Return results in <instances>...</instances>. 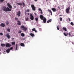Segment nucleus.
I'll list each match as a JSON object with an SVG mask.
<instances>
[{"mask_svg":"<svg viewBox=\"0 0 74 74\" xmlns=\"http://www.w3.org/2000/svg\"><path fill=\"white\" fill-rule=\"evenodd\" d=\"M30 18L32 21L34 20V17L33 16L32 14H30Z\"/></svg>","mask_w":74,"mask_h":74,"instance_id":"nucleus-5","label":"nucleus"},{"mask_svg":"<svg viewBox=\"0 0 74 74\" xmlns=\"http://www.w3.org/2000/svg\"><path fill=\"white\" fill-rule=\"evenodd\" d=\"M38 10L40 11H42V10H41V9L40 8L38 9Z\"/></svg>","mask_w":74,"mask_h":74,"instance_id":"nucleus-40","label":"nucleus"},{"mask_svg":"<svg viewBox=\"0 0 74 74\" xmlns=\"http://www.w3.org/2000/svg\"><path fill=\"white\" fill-rule=\"evenodd\" d=\"M20 45L22 47H25V44L23 43H21Z\"/></svg>","mask_w":74,"mask_h":74,"instance_id":"nucleus-16","label":"nucleus"},{"mask_svg":"<svg viewBox=\"0 0 74 74\" xmlns=\"http://www.w3.org/2000/svg\"><path fill=\"white\" fill-rule=\"evenodd\" d=\"M2 10L5 12H10L11 11V9L9 8L8 7H7V8L5 6L3 7L2 8Z\"/></svg>","mask_w":74,"mask_h":74,"instance_id":"nucleus-1","label":"nucleus"},{"mask_svg":"<svg viewBox=\"0 0 74 74\" xmlns=\"http://www.w3.org/2000/svg\"><path fill=\"white\" fill-rule=\"evenodd\" d=\"M15 20H18V18H17V17H15Z\"/></svg>","mask_w":74,"mask_h":74,"instance_id":"nucleus-36","label":"nucleus"},{"mask_svg":"<svg viewBox=\"0 0 74 74\" xmlns=\"http://www.w3.org/2000/svg\"><path fill=\"white\" fill-rule=\"evenodd\" d=\"M35 15H37V14H36V13H35Z\"/></svg>","mask_w":74,"mask_h":74,"instance_id":"nucleus-52","label":"nucleus"},{"mask_svg":"<svg viewBox=\"0 0 74 74\" xmlns=\"http://www.w3.org/2000/svg\"><path fill=\"white\" fill-rule=\"evenodd\" d=\"M17 22H18L17 23V25H21V22L20 21H19L18 20L17 21Z\"/></svg>","mask_w":74,"mask_h":74,"instance_id":"nucleus-11","label":"nucleus"},{"mask_svg":"<svg viewBox=\"0 0 74 74\" xmlns=\"http://www.w3.org/2000/svg\"><path fill=\"white\" fill-rule=\"evenodd\" d=\"M62 18L61 17H60V21H62Z\"/></svg>","mask_w":74,"mask_h":74,"instance_id":"nucleus-34","label":"nucleus"},{"mask_svg":"<svg viewBox=\"0 0 74 74\" xmlns=\"http://www.w3.org/2000/svg\"><path fill=\"white\" fill-rule=\"evenodd\" d=\"M11 46V44H10L9 43H7L6 46V47H7L8 48V47H10Z\"/></svg>","mask_w":74,"mask_h":74,"instance_id":"nucleus-10","label":"nucleus"},{"mask_svg":"<svg viewBox=\"0 0 74 74\" xmlns=\"http://www.w3.org/2000/svg\"><path fill=\"white\" fill-rule=\"evenodd\" d=\"M5 37H7L8 39H9L11 38V36L9 35V33H7L5 34Z\"/></svg>","mask_w":74,"mask_h":74,"instance_id":"nucleus-7","label":"nucleus"},{"mask_svg":"<svg viewBox=\"0 0 74 74\" xmlns=\"http://www.w3.org/2000/svg\"><path fill=\"white\" fill-rule=\"evenodd\" d=\"M35 2H36L37 1V0H34Z\"/></svg>","mask_w":74,"mask_h":74,"instance_id":"nucleus-50","label":"nucleus"},{"mask_svg":"<svg viewBox=\"0 0 74 74\" xmlns=\"http://www.w3.org/2000/svg\"><path fill=\"white\" fill-rule=\"evenodd\" d=\"M51 10H53V12H56L57 11V10L56 9H55L54 8H51Z\"/></svg>","mask_w":74,"mask_h":74,"instance_id":"nucleus-13","label":"nucleus"},{"mask_svg":"<svg viewBox=\"0 0 74 74\" xmlns=\"http://www.w3.org/2000/svg\"><path fill=\"white\" fill-rule=\"evenodd\" d=\"M22 32V31L21 30H20L19 31H18V33L19 34H21Z\"/></svg>","mask_w":74,"mask_h":74,"instance_id":"nucleus-31","label":"nucleus"},{"mask_svg":"<svg viewBox=\"0 0 74 74\" xmlns=\"http://www.w3.org/2000/svg\"><path fill=\"white\" fill-rule=\"evenodd\" d=\"M60 16H62V15H60Z\"/></svg>","mask_w":74,"mask_h":74,"instance_id":"nucleus-56","label":"nucleus"},{"mask_svg":"<svg viewBox=\"0 0 74 74\" xmlns=\"http://www.w3.org/2000/svg\"><path fill=\"white\" fill-rule=\"evenodd\" d=\"M41 14H42V10H41Z\"/></svg>","mask_w":74,"mask_h":74,"instance_id":"nucleus-46","label":"nucleus"},{"mask_svg":"<svg viewBox=\"0 0 74 74\" xmlns=\"http://www.w3.org/2000/svg\"><path fill=\"white\" fill-rule=\"evenodd\" d=\"M58 8L59 9H60V7L59 6H58Z\"/></svg>","mask_w":74,"mask_h":74,"instance_id":"nucleus-47","label":"nucleus"},{"mask_svg":"<svg viewBox=\"0 0 74 74\" xmlns=\"http://www.w3.org/2000/svg\"><path fill=\"white\" fill-rule=\"evenodd\" d=\"M63 34H64V35H65V36H67V34H65L64 33H63Z\"/></svg>","mask_w":74,"mask_h":74,"instance_id":"nucleus-32","label":"nucleus"},{"mask_svg":"<svg viewBox=\"0 0 74 74\" xmlns=\"http://www.w3.org/2000/svg\"><path fill=\"white\" fill-rule=\"evenodd\" d=\"M0 35H3V34L2 33H0Z\"/></svg>","mask_w":74,"mask_h":74,"instance_id":"nucleus-39","label":"nucleus"},{"mask_svg":"<svg viewBox=\"0 0 74 74\" xmlns=\"http://www.w3.org/2000/svg\"><path fill=\"white\" fill-rule=\"evenodd\" d=\"M51 19L49 20L48 21H47V23H49V22H51Z\"/></svg>","mask_w":74,"mask_h":74,"instance_id":"nucleus-22","label":"nucleus"},{"mask_svg":"<svg viewBox=\"0 0 74 74\" xmlns=\"http://www.w3.org/2000/svg\"><path fill=\"white\" fill-rule=\"evenodd\" d=\"M57 29H58V30L60 29L59 28L58 26H57Z\"/></svg>","mask_w":74,"mask_h":74,"instance_id":"nucleus-38","label":"nucleus"},{"mask_svg":"<svg viewBox=\"0 0 74 74\" xmlns=\"http://www.w3.org/2000/svg\"><path fill=\"white\" fill-rule=\"evenodd\" d=\"M21 36L24 37L25 36V34H24V33H21Z\"/></svg>","mask_w":74,"mask_h":74,"instance_id":"nucleus-21","label":"nucleus"},{"mask_svg":"<svg viewBox=\"0 0 74 74\" xmlns=\"http://www.w3.org/2000/svg\"><path fill=\"white\" fill-rule=\"evenodd\" d=\"M62 29L65 31H67V29L65 27H63Z\"/></svg>","mask_w":74,"mask_h":74,"instance_id":"nucleus-18","label":"nucleus"},{"mask_svg":"<svg viewBox=\"0 0 74 74\" xmlns=\"http://www.w3.org/2000/svg\"><path fill=\"white\" fill-rule=\"evenodd\" d=\"M9 24V22L8 21H7L6 22V25H8Z\"/></svg>","mask_w":74,"mask_h":74,"instance_id":"nucleus-35","label":"nucleus"},{"mask_svg":"<svg viewBox=\"0 0 74 74\" xmlns=\"http://www.w3.org/2000/svg\"><path fill=\"white\" fill-rule=\"evenodd\" d=\"M34 31H35V32H37V31H36V30H35Z\"/></svg>","mask_w":74,"mask_h":74,"instance_id":"nucleus-49","label":"nucleus"},{"mask_svg":"<svg viewBox=\"0 0 74 74\" xmlns=\"http://www.w3.org/2000/svg\"><path fill=\"white\" fill-rule=\"evenodd\" d=\"M36 30V29L35 28H33L32 29V31H35Z\"/></svg>","mask_w":74,"mask_h":74,"instance_id":"nucleus-33","label":"nucleus"},{"mask_svg":"<svg viewBox=\"0 0 74 74\" xmlns=\"http://www.w3.org/2000/svg\"><path fill=\"white\" fill-rule=\"evenodd\" d=\"M29 19V18L28 17H27L25 19V21H28V20Z\"/></svg>","mask_w":74,"mask_h":74,"instance_id":"nucleus-28","label":"nucleus"},{"mask_svg":"<svg viewBox=\"0 0 74 74\" xmlns=\"http://www.w3.org/2000/svg\"><path fill=\"white\" fill-rule=\"evenodd\" d=\"M27 12H29V9H28L27 10Z\"/></svg>","mask_w":74,"mask_h":74,"instance_id":"nucleus-45","label":"nucleus"},{"mask_svg":"<svg viewBox=\"0 0 74 74\" xmlns=\"http://www.w3.org/2000/svg\"><path fill=\"white\" fill-rule=\"evenodd\" d=\"M27 12V10H25V15H26V13H27L26 12Z\"/></svg>","mask_w":74,"mask_h":74,"instance_id":"nucleus-30","label":"nucleus"},{"mask_svg":"<svg viewBox=\"0 0 74 74\" xmlns=\"http://www.w3.org/2000/svg\"><path fill=\"white\" fill-rule=\"evenodd\" d=\"M66 35H69V34L68 33H67Z\"/></svg>","mask_w":74,"mask_h":74,"instance_id":"nucleus-51","label":"nucleus"},{"mask_svg":"<svg viewBox=\"0 0 74 74\" xmlns=\"http://www.w3.org/2000/svg\"><path fill=\"white\" fill-rule=\"evenodd\" d=\"M4 1V0H0L1 1V2H3Z\"/></svg>","mask_w":74,"mask_h":74,"instance_id":"nucleus-44","label":"nucleus"},{"mask_svg":"<svg viewBox=\"0 0 74 74\" xmlns=\"http://www.w3.org/2000/svg\"><path fill=\"white\" fill-rule=\"evenodd\" d=\"M1 45L2 47L5 46V45L4 44H1Z\"/></svg>","mask_w":74,"mask_h":74,"instance_id":"nucleus-23","label":"nucleus"},{"mask_svg":"<svg viewBox=\"0 0 74 74\" xmlns=\"http://www.w3.org/2000/svg\"><path fill=\"white\" fill-rule=\"evenodd\" d=\"M17 15L18 16H20L21 15V12L20 10H19L18 12H17Z\"/></svg>","mask_w":74,"mask_h":74,"instance_id":"nucleus-9","label":"nucleus"},{"mask_svg":"<svg viewBox=\"0 0 74 74\" xmlns=\"http://www.w3.org/2000/svg\"><path fill=\"white\" fill-rule=\"evenodd\" d=\"M23 5H24V6H25V3L23 2Z\"/></svg>","mask_w":74,"mask_h":74,"instance_id":"nucleus-41","label":"nucleus"},{"mask_svg":"<svg viewBox=\"0 0 74 74\" xmlns=\"http://www.w3.org/2000/svg\"><path fill=\"white\" fill-rule=\"evenodd\" d=\"M70 10V7H69L68 8L66 9V12L67 14H68Z\"/></svg>","mask_w":74,"mask_h":74,"instance_id":"nucleus-3","label":"nucleus"},{"mask_svg":"<svg viewBox=\"0 0 74 74\" xmlns=\"http://www.w3.org/2000/svg\"><path fill=\"white\" fill-rule=\"evenodd\" d=\"M69 37H70V36H71V33H69Z\"/></svg>","mask_w":74,"mask_h":74,"instance_id":"nucleus-42","label":"nucleus"},{"mask_svg":"<svg viewBox=\"0 0 74 74\" xmlns=\"http://www.w3.org/2000/svg\"><path fill=\"white\" fill-rule=\"evenodd\" d=\"M14 38H12V39H13V40H14Z\"/></svg>","mask_w":74,"mask_h":74,"instance_id":"nucleus-54","label":"nucleus"},{"mask_svg":"<svg viewBox=\"0 0 74 74\" xmlns=\"http://www.w3.org/2000/svg\"><path fill=\"white\" fill-rule=\"evenodd\" d=\"M15 50H18V45L17 44L16 45V48Z\"/></svg>","mask_w":74,"mask_h":74,"instance_id":"nucleus-26","label":"nucleus"},{"mask_svg":"<svg viewBox=\"0 0 74 74\" xmlns=\"http://www.w3.org/2000/svg\"><path fill=\"white\" fill-rule=\"evenodd\" d=\"M70 24L71 25H72V26H73L74 25V24L73 22H71Z\"/></svg>","mask_w":74,"mask_h":74,"instance_id":"nucleus-29","label":"nucleus"},{"mask_svg":"<svg viewBox=\"0 0 74 74\" xmlns=\"http://www.w3.org/2000/svg\"><path fill=\"white\" fill-rule=\"evenodd\" d=\"M14 8H16V7L15 6H14Z\"/></svg>","mask_w":74,"mask_h":74,"instance_id":"nucleus-55","label":"nucleus"},{"mask_svg":"<svg viewBox=\"0 0 74 74\" xmlns=\"http://www.w3.org/2000/svg\"><path fill=\"white\" fill-rule=\"evenodd\" d=\"M10 51V49H7V50H6V52L7 53H9Z\"/></svg>","mask_w":74,"mask_h":74,"instance_id":"nucleus-19","label":"nucleus"},{"mask_svg":"<svg viewBox=\"0 0 74 74\" xmlns=\"http://www.w3.org/2000/svg\"><path fill=\"white\" fill-rule=\"evenodd\" d=\"M29 35H31V36L32 37H34V34L32 33H30L29 34Z\"/></svg>","mask_w":74,"mask_h":74,"instance_id":"nucleus-17","label":"nucleus"},{"mask_svg":"<svg viewBox=\"0 0 74 74\" xmlns=\"http://www.w3.org/2000/svg\"><path fill=\"white\" fill-rule=\"evenodd\" d=\"M43 22L44 23H45L46 22V18H44L43 19Z\"/></svg>","mask_w":74,"mask_h":74,"instance_id":"nucleus-14","label":"nucleus"},{"mask_svg":"<svg viewBox=\"0 0 74 74\" xmlns=\"http://www.w3.org/2000/svg\"><path fill=\"white\" fill-rule=\"evenodd\" d=\"M49 0H46V1H48Z\"/></svg>","mask_w":74,"mask_h":74,"instance_id":"nucleus-53","label":"nucleus"},{"mask_svg":"<svg viewBox=\"0 0 74 74\" xmlns=\"http://www.w3.org/2000/svg\"><path fill=\"white\" fill-rule=\"evenodd\" d=\"M7 5L8 6V7L9 8V9H12V6H11V5L9 3H8L7 4Z\"/></svg>","mask_w":74,"mask_h":74,"instance_id":"nucleus-6","label":"nucleus"},{"mask_svg":"<svg viewBox=\"0 0 74 74\" xmlns=\"http://www.w3.org/2000/svg\"><path fill=\"white\" fill-rule=\"evenodd\" d=\"M68 19H69V21H71V20H70V18H68Z\"/></svg>","mask_w":74,"mask_h":74,"instance_id":"nucleus-43","label":"nucleus"},{"mask_svg":"<svg viewBox=\"0 0 74 74\" xmlns=\"http://www.w3.org/2000/svg\"><path fill=\"white\" fill-rule=\"evenodd\" d=\"M48 11L49 12L50 14H51V15H52V12H51V10H49L48 9Z\"/></svg>","mask_w":74,"mask_h":74,"instance_id":"nucleus-15","label":"nucleus"},{"mask_svg":"<svg viewBox=\"0 0 74 74\" xmlns=\"http://www.w3.org/2000/svg\"><path fill=\"white\" fill-rule=\"evenodd\" d=\"M15 43L14 42H12V45H15Z\"/></svg>","mask_w":74,"mask_h":74,"instance_id":"nucleus-25","label":"nucleus"},{"mask_svg":"<svg viewBox=\"0 0 74 74\" xmlns=\"http://www.w3.org/2000/svg\"><path fill=\"white\" fill-rule=\"evenodd\" d=\"M35 20H36V21H38V18L36 17L35 18Z\"/></svg>","mask_w":74,"mask_h":74,"instance_id":"nucleus-24","label":"nucleus"},{"mask_svg":"<svg viewBox=\"0 0 74 74\" xmlns=\"http://www.w3.org/2000/svg\"><path fill=\"white\" fill-rule=\"evenodd\" d=\"M27 14H28V15H30V14H29V13H27Z\"/></svg>","mask_w":74,"mask_h":74,"instance_id":"nucleus-48","label":"nucleus"},{"mask_svg":"<svg viewBox=\"0 0 74 74\" xmlns=\"http://www.w3.org/2000/svg\"><path fill=\"white\" fill-rule=\"evenodd\" d=\"M10 50H12L13 49V47H11L10 48V49H9Z\"/></svg>","mask_w":74,"mask_h":74,"instance_id":"nucleus-37","label":"nucleus"},{"mask_svg":"<svg viewBox=\"0 0 74 74\" xmlns=\"http://www.w3.org/2000/svg\"><path fill=\"white\" fill-rule=\"evenodd\" d=\"M0 54H1V53H0Z\"/></svg>","mask_w":74,"mask_h":74,"instance_id":"nucleus-57","label":"nucleus"},{"mask_svg":"<svg viewBox=\"0 0 74 74\" xmlns=\"http://www.w3.org/2000/svg\"><path fill=\"white\" fill-rule=\"evenodd\" d=\"M16 1L17 0H16Z\"/></svg>","mask_w":74,"mask_h":74,"instance_id":"nucleus-58","label":"nucleus"},{"mask_svg":"<svg viewBox=\"0 0 74 74\" xmlns=\"http://www.w3.org/2000/svg\"><path fill=\"white\" fill-rule=\"evenodd\" d=\"M31 7L32 8V10L33 11H35L36 10L35 7L34 6V5L33 4H32L31 5Z\"/></svg>","mask_w":74,"mask_h":74,"instance_id":"nucleus-4","label":"nucleus"},{"mask_svg":"<svg viewBox=\"0 0 74 74\" xmlns=\"http://www.w3.org/2000/svg\"><path fill=\"white\" fill-rule=\"evenodd\" d=\"M5 26V25L4 23H2L0 24V26L2 27H4Z\"/></svg>","mask_w":74,"mask_h":74,"instance_id":"nucleus-12","label":"nucleus"},{"mask_svg":"<svg viewBox=\"0 0 74 74\" xmlns=\"http://www.w3.org/2000/svg\"><path fill=\"white\" fill-rule=\"evenodd\" d=\"M17 5H21V6H22V4L21 3H17Z\"/></svg>","mask_w":74,"mask_h":74,"instance_id":"nucleus-20","label":"nucleus"},{"mask_svg":"<svg viewBox=\"0 0 74 74\" xmlns=\"http://www.w3.org/2000/svg\"><path fill=\"white\" fill-rule=\"evenodd\" d=\"M7 31H8L9 32H10V28H7Z\"/></svg>","mask_w":74,"mask_h":74,"instance_id":"nucleus-27","label":"nucleus"},{"mask_svg":"<svg viewBox=\"0 0 74 74\" xmlns=\"http://www.w3.org/2000/svg\"><path fill=\"white\" fill-rule=\"evenodd\" d=\"M20 28L21 30H22L25 32L27 30V27H25L24 26L22 25L21 26Z\"/></svg>","mask_w":74,"mask_h":74,"instance_id":"nucleus-2","label":"nucleus"},{"mask_svg":"<svg viewBox=\"0 0 74 74\" xmlns=\"http://www.w3.org/2000/svg\"><path fill=\"white\" fill-rule=\"evenodd\" d=\"M40 18L42 20H43V19H44V18H45V17H44L42 14H41L40 16Z\"/></svg>","mask_w":74,"mask_h":74,"instance_id":"nucleus-8","label":"nucleus"}]
</instances>
